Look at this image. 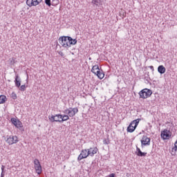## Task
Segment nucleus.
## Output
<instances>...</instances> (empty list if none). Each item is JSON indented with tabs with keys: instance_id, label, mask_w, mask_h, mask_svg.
Here are the masks:
<instances>
[{
	"instance_id": "nucleus-1",
	"label": "nucleus",
	"mask_w": 177,
	"mask_h": 177,
	"mask_svg": "<svg viewBox=\"0 0 177 177\" xmlns=\"http://www.w3.org/2000/svg\"><path fill=\"white\" fill-rule=\"evenodd\" d=\"M138 94L140 99H147V97H150L153 95V91L149 88H144Z\"/></svg>"
},
{
	"instance_id": "nucleus-2",
	"label": "nucleus",
	"mask_w": 177,
	"mask_h": 177,
	"mask_svg": "<svg viewBox=\"0 0 177 177\" xmlns=\"http://www.w3.org/2000/svg\"><path fill=\"white\" fill-rule=\"evenodd\" d=\"M140 121V119L139 118L133 120L127 127V132H130V133H132V132H133L135 129H136V128L138 127V125H139Z\"/></svg>"
},
{
	"instance_id": "nucleus-3",
	"label": "nucleus",
	"mask_w": 177,
	"mask_h": 177,
	"mask_svg": "<svg viewBox=\"0 0 177 177\" xmlns=\"http://www.w3.org/2000/svg\"><path fill=\"white\" fill-rule=\"evenodd\" d=\"M59 42L63 48H70L68 36H62L59 38Z\"/></svg>"
},
{
	"instance_id": "nucleus-4",
	"label": "nucleus",
	"mask_w": 177,
	"mask_h": 177,
	"mask_svg": "<svg viewBox=\"0 0 177 177\" xmlns=\"http://www.w3.org/2000/svg\"><path fill=\"white\" fill-rule=\"evenodd\" d=\"M64 114L69 115V117H74L78 113V108H68L64 111Z\"/></svg>"
},
{
	"instance_id": "nucleus-5",
	"label": "nucleus",
	"mask_w": 177,
	"mask_h": 177,
	"mask_svg": "<svg viewBox=\"0 0 177 177\" xmlns=\"http://www.w3.org/2000/svg\"><path fill=\"white\" fill-rule=\"evenodd\" d=\"M11 122L12 124H13V125H15V127H16V128H17L20 131H24V129H23V123L19 120L12 118Z\"/></svg>"
},
{
	"instance_id": "nucleus-6",
	"label": "nucleus",
	"mask_w": 177,
	"mask_h": 177,
	"mask_svg": "<svg viewBox=\"0 0 177 177\" xmlns=\"http://www.w3.org/2000/svg\"><path fill=\"white\" fill-rule=\"evenodd\" d=\"M160 136L163 140H167L172 136V133H171V131L168 129H164V131H161Z\"/></svg>"
},
{
	"instance_id": "nucleus-7",
	"label": "nucleus",
	"mask_w": 177,
	"mask_h": 177,
	"mask_svg": "<svg viewBox=\"0 0 177 177\" xmlns=\"http://www.w3.org/2000/svg\"><path fill=\"white\" fill-rule=\"evenodd\" d=\"M34 164L36 174H37L38 175H41V174L42 173V167L41 166L39 160L38 159H35Z\"/></svg>"
},
{
	"instance_id": "nucleus-8",
	"label": "nucleus",
	"mask_w": 177,
	"mask_h": 177,
	"mask_svg": "<svg viewBox=\"0 0 177 177\" xmlns=\"http://www.w3.org/2000/svg\"><path fill=\"white\" fill-rule=\"evenodd\" d=\"M88 156H89L88 149H83L77 157V161H81V160H84V158H87Z\"/></svg>"
},
{
	"instance_id": "nucleus-9",
	"label": "nucleus",
	"mask_w": 177,
	"mask_h": 177,
	"mask_svg": "<svg viewBox=\"0 0 177 177\" xmlns=\"http://www.w3.org/2000/svg\"><path fill=\"white\" fill-rule=\"evenodd\" d=\"M6 142L9 145H15L19 142V138L16 136H10L7 138Z\"/></svg>"
},
{
	"instance_id": "nucleus-10",
	"label": "nucleus",
	"mask_w": 177,
	"mask_h": 177,
	"mask_svg": "<svg viewBox=\"0 0 177 177\" xmlns=\"http://www.w3.org/2000/svg\"><path fill=\"white\" fill-rule=\"evenodd\" d=\"M59 0H45V3L50 8V6H57L59 5Z\"/></svg>"
},
{
	"instance_id": "nucleus-11",
	"label": "nucleus",
	"mask_w": 177,
	"mask_h": 177,
	"mask_svg": "<svg viewBox=\"0 0 177 177\" xmlns=\"http://www.w3.org/2000/svg\"><path fill=\"white\" fill-rule=\"evenodd\" d=\"M141 146H150V138L143 136L141 140Z\"/></svg>"
},
{
	"instance_id": "nucleus-12",
	"label": "nucleus",
	"mask_w": 177,
	"mask_h": 177,
	"mask_svg": "<svg viewBox=\"0 0 177 177\" xmlns=\"http://www.w3.org/2000/svg\"><path fill=\"white\" fill-rule=\"evenodd\" d=\"M87 150L88 151V156H90L91 157H93V156H95V154H96L97 151H99L97 147L90 148L88 149Z\"/></svg>"
},
{
	"instance_id": "nucleus-13",
	"label": "nucleus",
	"mask_w": 177,
	"mask_h": 177,
	"mask_svg": "<svg viewBox=\"0 0 177 177\" xmlns=\"http://www.w3.org/2000/svg\"><path fill=\"white\" fill-rule=\"evenodd\" d=\"M136 153L138 157H146V156H147V152H142V151L138 147H136Z\"/></svg>"
},
{
	"instance_id": "nucleus-14",
	"label": "nucleus",
	"mask_w": 177,
	"mask_h": 177,
	"mask_svg": "<svg viewBox=\"0 0 177 177\" xmlns=\"http://www.w3.org/2000/svg\"><path fill=\"white\" fill-rule=\"evenodd\" d=\"M95 75H97L99 80H103L104 78V73H103V71H100V69L96 71Z\"/></svg>"
},
{
	"instance_id": "nucleus-15",
	"label": "nucleus",
	"mask_w": 177,
	"mask_h": 177,
	"mask_svg": "<svg viewBox=\"0 0 177 177\" xmlns=\"http://www.w3.org/2000/svg\"><path fill=\"white\" fill-rule=\"evenodd\" d=\"M15 84L17 88H20V85H21V80H20L19 75L15 76Z\"/></svg>"
},
{
	"instance_id": "nucleus-16",
	"label": "nucleus",
	"mask_w": 177,
	"mask_h": 177,
	"mask_svg": "<svg viewBox=\"0 0 177 177\" xmlns=\"http://www.w3.org/2000/svg\"><path fill=\"white\" fill-rule=\"evenodd\" d=\"M26 5L31 8L32 6H37V1L35 0H26Z\"/></svg>"
},
{
	"instance_id": "nucleus-17",
	"label": "nucleus",
	"mask_w": 177,
	"mask_h": 177,
	"mask_svg": "<svg viewBox=\"0 0 177 177\" xmlns=\"http://www.w3.org/2000/svg\"><path fill=\"white\" fill-rule=\"evenodd\" d=\"M56 118V115H49L48 116V120L49 121H50L51 122H60V120H57L55 119Z\"/></svg>"
},
{
	"instance_id": "nucleus-18",
	"label": "nucleus",
	"mask_w": 177,
	"mask_h": 177,
	"mask_svg": "<svg viewBox=\"0 0 177 177\" xmlns=\"http://www.w3.org/2000/svg\"><path fill=\"white\" fill-rule=\"evenodd\" d=\"M158 71L160 74H164L166 71L165 67L164 66L160 65L158 67Z\"/></svg>"
},
{
	"instance_id": "nucleus-19",
	"label": "nucleus",
	"mask_w": 177,
	"mask_h": 177,
	"mask_svg": "<svg viewBox=\"0 0 177 177\" xmlns=\"http://www.w3.org/2000/svg\"><path fill=\"white\" fill-rule=\"evenodd\" d=\"M68 39H69V48L71 46V45H75L77 44L76 39H72L71 37H68Z\"/></svg>"
},
{
	"instance_id": "nucleus-20",
	"label": "nucleus",
	"mask_w": 177,
	"mask_h": 177,
	"mask_svg": "<svg viewBox=\"0 0 177 177\" xmlns=\"http://www.w3.org/2000/svg\"><path fill=\"white\" fill-rule=\"evenodd\" d=\"M70 120V116L68 115H62V119L59 120V122H64V121H67Z\"/></svg>"
},
{
	"instance_id": "nucleus-21",
	"label": "nucleus",
	"mask_w": 177,
	"mask_h": 177,
	"mask_svg": "<svg viewBox=\"0 0 177 177\" xmlns=\"http://www.w3.org/2000/svg\"><path fill=\"white\" fill-rule=\"evenodd\" d=\"M100 70V68H99L98 65H94L91 68V73H93V74H95L96 72L99 71Z\"/></svg>"
},
{
	"instance_id": "nucleus-22",
	"label": "nucleus",
	"mask_w": 177,
	"mask_h": 177,
	"mask_svg": "<svg viewBox=\"0 0 177 177\" xmlns=\"http://www.w3.org/2000/svg\"><path fill=\"white\" fill-rule=\"evenodd\" d=\"M6 102V96L1 95H0V104H2Z\"/></svg>"
},
{
	"instance_id": "nucleus-23",
	"label": "nucleus",
	"mask_w": 177,
	"mask_h": 177,
	"mask_svg": "<svg viewBox=\"0 0 177 177\" xmlns=\"http://www.w3.org/2000/svg\"><path fill=\"white\" fill-rule=\"evenodd\" d=\"M102 0H92L91 3L95 5V6H99Z\"/></svg>"
},
{
	"instance_id": "nucleus-24",
	"label": "nucleus",
	"mask_w": 177,
	"mask_h": 177,
	"mask_svg": "<svg viewBox=\"0 0 177 177\" xmlns=\"http://www.w3.org/2000/svg\"><path fill=\"white\" fill-rule=\"evenodd\" d=\"M8 62H10V66H13V64H15V63H16V58H15V57L10 58Z\"/></svg>"
},
{
	"instance_id": "nucleus-25",
	"label": "nucleus",
	"mask_w": 177,
	"mask_h": 177,
	"mask_svg": "<svg viewBox=\"0 0 177 177\" xmlns=\"http://www.w3.org/2000/svg\"><path fill=\"white\" fill-rule=\"evenodd\" d=\"M11 97L13 99V100H16L17 99V95L15 94V93H12L11 94Z\"/></svg>"
},
{
	"instance_id": "nucleus-26",
	"label": "nucleus",
	"mask_w": 177,
	"mask_h": 177,
	"mask_svg": "<svg viewBox=\"0 0 177 177\" xmlns=\"http://www.w3.org/2000/svg\"><path fill=\"white\" fill-rule=\"evenodd\" d=\"M20 91H21V92H24V91H26V85L25 84H24V85H21V86H20Z\"/></svg>"
},
{
	"instance_id": "nucleus-27",
	"label": "nucleus",
	"mask_w": 177,
	"mask_h": 177,
	"mask_svg": "<svg viewBox=\"0 0 177 177\" xmlns=\"http://www.w3.org/2000/svg\"><path fill=\"white\" fill-rule=\"evenodd\" d=\"M62 115L60 114H57L55 115V120H62Z\"/></svg>"
},
{
	"instance_id": "nucleus-28",
	"label": "nucleus",
	"mask_w": 177,
	"mask_h": 177,
	"mask_svg": "<svg viewBox=\"0 0 177 177\" xmlns=\"http://www.w3.org/2000/svg\"><path fill=\"white\" fill-rule=\"evenodd\" d=\"M58 54L59 55V56H62V57H64V53H63V52L62 51H59Z\"/></svg>"
},
{
	"instance_id": "nucleus-29",
	"label": "nucleus",
	"mask_w": 177,
	"mask_h": 177,
	"mask_svg": "<svg viewBox=\"0 0 177 177\" xmlns=\"http://www.w3.org/2000/svg\"><path fill=\"white\" fill-rule=\"evenodd\" d=\"M44 0H35L37 5H39Z\"/></svg>"
},
{
	"instance_id": "nucleus-30",
	"label": "nucleus",
	"mask_w": 177,
	"mask_h": 177,
	"mask_svg": "<svg viewBox=\"0 0 177 177\" xmlns=\"http://www.w3.org/2000/svg\"><path fill=\"white\" fill-rule=\"evenodd\" d=\"M108 176H109V177H115V174H113V173H112V174H109Z\"/></svg>"
},
{
	"instance_id": "nucleus-31",
	"label": "nucleus",
	"mask_w": 177,
	"mask_h": 177,
	"mask_svg": "<svg viewBox=\"0 0 177 177\" xmlns=\"http://www.w3.org/2000/svg\"><path fill=\"white\" fill-rule=\"evenodd\" d=\"M5 170V166L1 165V172H4L3 171Z\"/></svg>"
},
{
	"instance_id": "nucleus-32",
	"label": "nucleus",
	"mask_w": 177,
	"mask_h": 177,
	"mask_svg": "<svg viewBox=\"0 0 177 177\" xmlns=\"http://www.w3.org/2000/svg\"><path fill=\"white\" fill-rule=\"evenodd\" d=\"M149 68L152 70V71H154V66H150Z\"/></svg>"
},
{
	"instance_id": "nucleus-33",
	"label": "nucleus",
	"mask_w": 177,
	"mask_h": 177,
	"mask_svg": "<svg viewBox=\"0 0 177 177\" xmlns=\"http://www.w3.org/2000/svg\"><path fill=\"white\" fill-rule=\"evenodd\" d=\"M4 176H5V173L3 171H1V177H4Z\"/></svg>"
},
{
	"instance_id": "nucleus-34",
	"label": "nucleus",
	"mask_w": 177,
	"mask_h": 177,
	"mask_svg": "<svg viewBox=\"0 0 177 177\" xmlns=\"http://www.w3.org/2000/svg\"><path fill=\"white\" fill-rule=\"evenodd\" d=\"M88 59H89V60H92V58L89 57Z\"/></svg>"
},
{
	"instance_id": "nucleus-35",
	"label": "nucleus",
	"mask_w": 177,
	"mask_h": 177,
	"mask_svg": "<svg viewBox=\"0 0 177 177\" xmlns=\"http://www.w3.org/2000/svg\"><path fill=\"white\" fill-rule=\"evenodd\" d=\"M132 127H135V124H132Z\"/></svg>"
},
{
	"instance_id": "nucleus-36",
	"label": "nucleus",
	"mask_w": 177,
	"mask_h": 177,
	"mask_svg": "<svg viewBox=\"0 0 177 177\" xmlns=\"http://www.w3.org/2000/svg\"><path fill=\"white\" fill-rule=\"evenodd\" d=\"M104 144L106 145L107 143H106V142H104Z\"/></svg>"
}]
</instances>
